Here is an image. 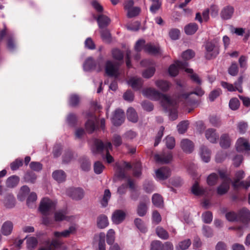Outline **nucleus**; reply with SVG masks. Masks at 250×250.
<instances>
[{
  "label": "nucleus",
  "mask_w": 250,
  "mask_h": 250,
  "mask_svg": "<svg viewBox=\"0 0 250 250\" xmlns=\"http://www.w3.org/2000/svg\"><path fill=\"white\" fill-rule=\"evenodd\" d=\"M218 180V175L216 173H212L208 176L207 182L209 186H214L216 184Z\"/></svg>",
  "instance_id": "obj_46"
},
{
  "label": "nucleus",
  "mask_w": 250,
  "mask_h": 250,
  "mask_svg": "<svg viewBox=\"0 0 250 250\" xmlns=\"http://www.w3.org/2000/svg\"><path fill=\"white\" fill-rule=\"evenodd\" d=\"M155 84L161 90L163 91H166L169 88V83L165 81L158 80L155 82Z\"/></svg>",
  "instance_id": "obj_43"
},
{
  "label": "nucleus",
  "mask_w": 250,
  "mask_h": 250,
  "mask_svg": "<svg viewBox=\"0 0 250 250\" xmlns=\"http://www.w3.org/2000/svg\"><path fill=\"white\" fill-rule=\"evenodd\" d=\"M118 62L114 63L111 61H107L105 66V73L109 77L117 78L119 75Z\"/></svg>",
  "instance_id": "obj_5"
},
{
  "label": "nucleus",
  "mask_w": 250,
  "mask_h": 250,
  "mask_svg": "<svg viewBox=\"0 0 250 250\" xmlns=\"http://www.w3.org/2000/svg\"><path fill=\"white\" fill-rule=\"evenodd\" d=\"M237 222L244 225H248L250 222V211L246 208H243L237 211Z\"/></svg>",
  "instance_id": "obj_7"
},
{
  "label": "nucleus",
  "mask_w": 250,
  "mask_h": 250,
  "mask_svg": "<svg viewBox=\"0 0 250 250\" xmlns=\"http://www.w3.org/2000/svg\"><path fill=\"white\" fill-rule=\"evenodd\" d=\"M190 245L191 241L190 239L185 240L179 242L178 246L176 247V249L177 250H185L188 249Z\"/></svg>",
  "instance_id": "obj_47"
},
{
  "label": "nucleus",
  "mask_w": 250,
  "mask_h": 250,
  "mask_svg": "<svg viewBox=\"0 0 250 250\" xmlns=\"http://www.w3.org/2000/svg\"><path fill=\"white\" fill-rule=\"evenodd\" d=\"M226 218L229 222H237V212L229 211L226 214Z\"/></svg>",
  "instance_id": "obj_56"
},
{
  "label": "nucleus",
  "mask_w": 250,
  "mask_h": 250,
  "mask_svg": "<svg viewBox=\"0 0 250 250\" xmlns=\"http://www.w3.org/2000/svg\"><path fill=\"white\" fill-rule=\"evenodd\" d=\"M143 80L141 78L132 77L128 81V83L134 90L140 89L143 85Z\"/></svg>",
  "instance_id": "obj_19"
},
{
  "label": "nucleus",
  "mask_w": 250,
  "mask_h": 250,
  "mask_svg": "<svg viewBox=\"0 0 250 250\" xmlns=\"http://www.w3.org/2000/svg\"><path fill=\"white\" fill-rule=\"evenodd\" d=\"M234 13V8L231 6H227L222 10L220 16L223 20H229L230 19Z\"/></svg>",
  "instance_id": "obj_17"
},
{
  "label": "nucleus",
  "mask_w": 250,
  "mask_h": 250,
  "mask_svg": "<svg viewBox=\"0 0 250 250\" xmlns=\"http://www.w3.org/2000/svg\"><path fill=\"white\" fill-rule=\"evenodd\" d=\"M188 123L187 121H184L180 123L177 125L178 130L179 133L183 134L187 130Z\"/></svg>",
  "instance_id": "obj_54"
},
{
  "label": "nucleus",
  "mask_w": 250,
  "mask_h": 250,
  "mask_svg": "<svg viewBox=\"0 0 250 250\" xmlns=\"http://www.w3.org/2000/svg\"><path fill=\"white\" fill-rule=\"evenodd\" d=\"M231 140L228 134L224 133L221 135L219 144L223 148H228L231 145Z\"/></svg>",
  "instance_id": "obj_21"
},
{
  "label": "nucleus",
  "mask_w": 250,
  "mask_h": 250,
  "mask_svg": "<svg viewBox=\"0 0 250 250\" xmlns=\"http://www.w3.org/2000/svg\"><path fill=\"white\" fill-rule=\"evenodd\" d=\"M126 114L128 120L130 122L136 123L138 121L137 113L132 107H130L127 109Z\"/></svg>",
  "instance_id": "obj_30"
},
{
  "label": "nucleus",
  "mask_w": 250,
  "mask_h": 250,
  "mask_svg": "<svg viewBox=\"0 0 250 250\" xmlns=\"http://www.w3.org/2000/svg\"><path fill=\"white\" fill-rule=\"evenodd\" d=\"M134 223L136 226L142 232H145L146 228L144 222L140 218H136L134 220Z\"/></svg>",
  "instance_id": "obj_60"
},
{
  "label": "nucleus",
  "mask_w": 250,
  "mask_h": 250,
  "mask_svg": "<svg viewBox=\"0 0 250 250\" xmlns=\"http://www.w3.org/2000/svg\"><path fill=\"white\" fill-rule=\"evenodd\" d=\"M27 248L29 250H34L38 244V240L36 237H30L26 240Z\"/></svg>",
  "instance_id": "obj_39"
},
{
  "label": "nucleus",
  "mask_w": 250,
  "mask_h": 250,
  "mask_svg": "<svg viewBox=\"0 0 250 250\" xmlns=\"http://www.w3.org/2000/svg\"><path fill=\"white\" fill-rule=\"evenodd\" d=\"M231 182V179H227L225 181H223L222 184L217 188V193L219 195H223L226 193L229 188V184Z\"/></svg>",
  "instance_id": "obj_20"
},
{
  "label": "nucleus",
  "mask_w": 250,
  "mask_h": 250,
  "mask_svg": "<svg viewBox=\"0 0 250 250\" xmlns=\"http://www.w3.org/2000/svg\"><path fill=\"white\" fill-rule=\"evenodd\" d=\"M111 197V193L108 189H105L104 191L103 197L101 201V204L103 207H105L108 205L109 200Z\"/></svg>",
  "instance_id": "obj_44"
},
{
  "label": "nucleus",
  "mask_w": 250,
  "mask_h": 250,
  "mask_svg": "<svg viewBox=\"0 0 250 250\" xmlns=\"http://www.w3.org/2000/svg\"><path fill=\"white\" fill-rule=\"evenodd\" d=\"M80 103V97L78 95L73 94L71 95L69 98V105L73 107H76Z\"/></svg>",
  "instance_id": "obj_53"
},
{
  "label": "nucleus",
  "mask_w": 250,
  "mask_h": 250,
  "mask_svg": "<svg viewBox=\"0 0 250 250\" xmlns=\"http://www.w3.org/2000/svg\"><path fill=\"white\" fill-rule=\"evenodd\" d=\"M19 182V178L17 176H12L8 178L6 182V186L9 188H13L17 186Z\"/></svg>",
  "instance_id": "obj_42"
},
{
  "label": "nucleus",
  "mask_w": 250,
  "mask_h": 250,
  "mask_svg": "<svg viewBox=\"0 0 250 250\" xmlns=\"http://www.w3.org/2000/svg\"><path fill=\"white\" fill-rule=\"evenodd\" d=\"M115 241V231L113 229H109L106 235V242L108 244L112 245Z\"/></svg>",
  "instance_id": "obj_55"
},
{
  "label": "nucleus",
  "mask_w": 250,
  "mask_h": 250,
  "mask_svg": "<svg viewBox=\"0 0 250 250\" xmlns=\"http://www.w3.org/2000/svg\"><path fill=\"white\" fill-rule=\"evenodd\" d=\"M205 136L207 140L212 144L216 143L219 139V134L216 130L212 128L207 129L205 132Z\"/></svg>",
  "instance_id": "obj_13"
},
{
  "label": "nucleus",
  "mask_w": 250,
  "mask_h": 250,
  "mask_svg": "<svg viewBox=\"0 0 250 250\" xmlns=\"http://www.w3.org/2000/svg\"><path fill=\"white\" fill-rule=\"evenodd\" d=\"M52 177L58 183H62L66 179V174L62 170H56L52 173Z\"/></svg>",
  "instance_id": "obj_25"
},
{
  "label": "nucleus",
  "mask_w": 250,
  "mask_h": 250,
  "mask_svg": "<svg viewBox=\"0 0 250 250\" xmlns=\"http://www.w3.org/2000/svg\"><path fill=\"white\" fill-rule=\"evenodd\" d=\"M13 228V223L10 221H6L2 225L1 228V233L4 235H9L11 233Z\"/></svg>",
  "instance_id": "obj_26"
},
{
  "label": "nucleus",
  "mask_w": 250,
  "mask_h": 250,
  "mask_svg": "<svg viewBox=\"0 0 250 250\" xmlns=\"http://www.w3.org/2000/svg\"><path fill=\"white\" fill-rule=\"evenodd\" d=\"M188 66V63L186 61H177L174 64H172L169 66V74L171 76L175 77L178 74L179 69H186Z\"/></svg>",
  "instance_id": "obj_8"
},
{
  "label": "nucleus",
  "mask_w": 250,
  "mask_h": 250,
  "mask_svg": "<svg viewBox=\"0 0 250 250\" xmlns=\"http://www.w3.org/2000/svg\"><path fill=\"white\" fill-rule=\"evenodd\" d=\"M198 29V25L195 23H190L185 27V31L187 35L194 34Z\"/></svg>",
  "instance_id": "obj_36"
},
{
  "label": "nucleus",
  "mask_w": 250,
  "mask_h": 250,
  "mask_svg": "<svg viewBox=\"0 0 250 250\" xmlns=\"http://www.w3.org/2000/svg\"><path fill=\"white\" fill-rule=\"evenodd\" d=\"M134 1L129 0L125 1L124 3V8L127 11L126 16L128 18H132L138 16L141 9L139 7H134Z\"/></svg>",
  "instance_id": "obj_4"
},
{
  "label": "nucleus",
  "mask_w": 250,
  "mask_h": 250,
  "mask_svg": "<svg viewBox=\"0 0 250 250\" xmlns=\"http://www.w3.org/2000/svg\"><path fill=\"white\" fill-rule=\"evenodd\" d=\"M75 230V228L73 226L69 227L68 229L65 230L61 232L56 231L54 232L55 236L57 237L68 236L71 233H73Z\"/></svg>",
  "instance_id": "obj_38"
},
{
  "label": "nucleus",
  "mask_w": 250,
  "mask_h": 250,
  "mask_svg": "<svg viewBox=\"0 0 250 250\" xmlns=\"http://www.w3.org/2000/svg\"><path fill=\"white\" fill-rule=\"evenodd\" d=\"M101 38L106 42H109L111 40V36L109 31L107 29H104L100 31Z\"/></svg>",
  "instance_id": "obj_45"
},
{
  "label": "nucleus",
  "mask_w": 250,
  "mask_h": 250,
  "mask_svg": "<svg viewBox=\"0 0 250 250\" xmlns=\"http://www.w3.org/2000/svg\"><path fill=\"white\" fill-rule=\"evenodd\" d=\"M185 71L188 73H190L189 77L193 82L198 85L202 84V80L197 74L193 73V71L192 69L186 68Z\"/></svg>",
  "instance_id": "obj_37"
},
{
  "label": "nucleus",
  "mask_w": 250,
  "mask_h": 250,
  "mask_svg": "<svg viewBox=\"0 0 250 250\" xmlns=\"http://www.w3.org/2000/svg\"><path fill=\"white\" fill-rule=\"evenodd\" d=\"M209 121L212 126L216 127L220 126L222 124L220 118L214 115L209 117Z\"/></svg>",
  "instance_id": "obj_41"
},
{
  "label": "nucleus",
  "mask_w": 250,
  "mask_h": 250,
  "mask_svg": "<svg viewBox=\"0 0 250 250\" xmlns=\"http://www.w3.org/2000/svg\"><path fill=\"white\" fill-rule=\"evenodd\" d=\"M125 216L126 214L124 211L120 209L116 210L112 216V221L115 224H119L124 220Z\"/></svg>",
  "instance_id": "obj_15"
},
{
  "label": "nucleus",
  "mask_w": 250,
  "mask_h": 250,
  "mask_svg": "<svg viewBox=\"0 0 250 250\" xmlns=\"http://www.w3.org/2000/svg\"><path fill=\"white\" fill-rule=\"evenodd\" d=\"M200 154L202 160L205 163H208L210 159V151L205 146H202L200 148Z\"/></svg>",
  "instance_id": "obj_22"
},
{
  "label": "nucleus",
  "mask_w": 250,
  "mask_h": 250,
  "mask_svg": "<svg viewBox=\"0 0 250 250\" xmlns=\"http://www.w3.org/2000/svg\"><path fill=\"white\" fill-rule=\"evenodd\" d=\"M86 131L89 133H93L97 128V121L96 117L88 119L85 123Z\"/></svg>",
  "instance_id": "obj_16"
},
{
  "label": "nucleus",
  "mask_w": 250,
  "mask_h": 250,
  "mask_svg": "<svg viewBox=\"0 0 250 250\" xmlns=\"http://www.w3.org/2000/svg\"><path fill=\"white\" fill-rule=\"evenodd\" d=\"M37 199V196L36 193L31 192L28 196L26 204L28 207L33 208L35 207V202Z\"/></svg>",
  "instance_id": "obj_34"
},
{
  "label": "nucleus",
  "mask_w": 250,
  "mask_h": 250,
  "mask_svg": "<svg viewBox=\"0 0 250 250\" xmlns=\"http://www.w3.org/2000/svg\"><path fill=\"white\" fill-rule=\"evenodd\" d=\"M206 58L210 60L215 58L219 54V48L212 42H207L205 45Z\"/></svg>",
  "instance_id": "obj_6"
},
{
  "label": "nucleus",
  "mask_w": 250,
  "mask_h": 250,
  "mask_svg": "<svg viewBox=\"0 0 250 250\" xmlns=\"http://www.w3.org/2000/svg\"><path fill=\"white\" fill-rule=\"evenodd\" d=\"M155 69L154 67H150L146 70L142 74L143 76L145 78H149L154 74Z\"/></svg>",
  "instance_id": "obj_62"
},
{
  "label": "nucleus",
  "mask_w": 250,
  "mask_h": 250,
  "mask_svg": "<svg viewBox=\"0 0 250 250\" xmlns=\"http://www.w3.org/2000/svg\"><path fill=\"white\" fill-rule=\"evenodd\" d=\"M152 201L156 207H161L163 205V199L160 194H154L152 196Z\"/></svg>",
  "instance_id": "obj_40"
},
{
  "label": "nucleus",
  "mask_w": 250,
  "mask_h": 250,
  "mask_svg": "<svg viewBox=\"0 0 250 250\" xmlns=\"http://www.w3.org/2000/svg\"><path fill=\"white\" fill-rule=\"evenodd\" d=\"M104 167L100 161L96 162L94 164V170L97 174H101L104 169Z\"/></svg>",
  "instance_id": "obj_57"
},
{
  "label": "nucleus",
  "mask_w": 250,
  "mask_h": 250,
  "mask_svg": "<svg viewBox=\"0 0 250 250\" xmlns=\"http://www.w3.org/2000/svg\"><path fill=\"white\" fill-rule=\"evenodd\" d=\"M81 167L83 170L87 171L90 168V163L85 157H83L80 160Z\"/></svg>",
  "instance_id": "obj_50"
},
{
  "label": "nucleus",
  "mask_w": 250,
  "mask_h": 250,
  "mask_svg": "<svg viewBox=\"0 0 250 250\" xmlns=\"http://www.w3.org/2000/svg\"><path fill=\"white\" fill-rule=\"evenodd\" d=\"M154 159L157 163L168 164L171 161L172 155L170 151H164L161 155L155 154Z\"/></svg>",
  "instance_id": "obj_10"
},
{
  "label": "nucleus",
  "mask_w": 250,
  "mask_h": 250,
  "mask_svg": "<svg viewBox=\"0 0 250 250\" xmlns=\"http://www.w3.org/2000/svg\"><path fill=\"white\" fill-rule=\"evenodd\" d=\"M98 25L100 28L107 26L110 22V19L106 16L101 14L97 18Z\"/></svg>",
  "instance_id": "obj_24"
},
{
  "label": "nucleus",
  "mask_w": 250,
  "mask_h": 250,
  "mask_svg": "<svg viewBox=\"0 0 250 250\" xmlns=\"http://www.w3.org/2000/svg\"><path fill=\"white\" fill-rule=\"evenodd\" d=\"M202 233L207 238L211 237L213 235L212 229L210 227L205 225L202 227Z\"/></svg>",
  "instance_id": "obj_48"
},
{
  "label": "nucleus",
  "mask_w": 250,
  "mask_h": 250,
  "mask_svg": "<svg viewBox=\"0 0 250 250\" xmlns=\"http://www.w3.org/2000/svg\"><path fill=\"white\" fill-rule=\"evenodd\" d=\"M96 67V62L92 58H88L83 64V68L85 71L94 70Z\"/></svg>",
  "instance_id": "obj_31"
},
{
  "label": "nucleus",
  "mask_w": 250,
  "mask_h": 250,
  "mask_svg": "<svg viewBox=\"0 0 250 250\" xmlns=\"http://www.w3.org/2000/svg\"><path fill=\"white\" fill-rule=\"evenodd\" d=\"M134 175L139 177L141 175V165L140 162H137L133 165Z\"/></svg>",
  "instance_id": "obj_61"
},
{
  "label": "nucleus",
  "mask_w": 250,
  "mask_h": 250,
  "mask_svg": "<svg viewBox=\"0 0 250 250\" xmlns=\"http://www.w3.org/2000/svg\"><path fill=\"white\" fill-rule=\"evenodd\" d=\"M141 105L143 108L146 111L150 112L153 109V104L149 101H145L141 103Z\"/></svg>",
  "instance_id": "obj_63"
},
{
  "label": "nucleus",
  "mask_w": 250,
  "mask_h": 250,
  "mask_svg": "<svg viewBox=\"0 0 250 250\" xmlns=\"http://www.w3.org/2000/svg\"><path fill=\"white\" fill-rule=\"evenodd\" d=\"M94 144L95 149L92 150L93 153H101L105 149L106 150L105 159L107 162L111 163L113 162L114 159L109 152V150L112 148V144L110 142L104 143L101 140L95 139Z\"/></svg>",
  "instance_id": "obj_2"
},
{
  "label": "nucleus",
  "mask_w": 250,
  "mask_h": 250,
  "mask_svg": "<svg viewBox=\"0 0 250 250\" xmlns=\"http://www.w3.org/2000/svg\"><path fill=\"white\" fill-rule=\"evenodd\" d=\"M54 218L56 221H61L62 220H69V217L65 215V213L62 211H57L54 214Z\"/></svg>",
  "instance_id": "obj_51"
},
{
  "label": "nucleus",
  "mask_w": 250,
  "mask_h": 250,
  "mask_svg": "<svg viewBox=\"0 0 250 250\" xmlns=\"http://www.w3.org/2000/svg\"><path fill=\"white\" fill-rule=\"evenodd\" d=\"M157 235L161 239L167 240L169 238V234L167 231L161 227H158L156 229Z\"/></svg>",
  "instance_id": "obj_35"
},
{
  "label": "nucleus",
  "mask_w": 250,
  "mask_h": 250,
  "mask_svg": "<svg viewBox=\"0 0 250 250\" xmlns=\"http://www.w3.org/2000/svg\"><path fill=\"white\" fill-rule=\"evenodd\" d=\"M155 175L157 179L165 180L171 175V170L167 167H163L155 170Z\"/></svg>",
  "instance_id": "obj_11"
},
{
  "label": "nucleus",
  "mask_w": 250,
  "mask_h": 250,
  "mask_svg": "<svg viewBox=\"0 0 250 250\" xmlns=\"http://www.w3.org/2000/svg\"><path fill=\"white\" fill-rule=\"evenodd\" d=\"M202 218L205 223L210 224L212 221V214L210 211H206L202 214Z\"/></svg>",
  "instance_id": "obj_49"
},
{
  "label": "nucleus",
  "mask_w": 250,
  "mask_h": 250,
  "mask_svg": "<svg viewBox=\"0 0 250 250\" xmlns=\"http://www.w3.org/2000/svg\"><path fill=\"white\" fill-rule=\"evenodd\" d=\"M236 149L238 151H242L243 150L248 152L250 151V144L247 140L240 138L236 142Z\"/></svg>",
  "instance_id": "obj_14"
},
{
  "label": "nucleus",
  "mask_w": 250,
  "mask_h": 250,
  "mask_svg": "<svg viewBox=\"0 0 250 250\" xmlns=\"http://www.w3.org/2000/svg\"><path fill=\"white\" fill-rule=\"evenodd\" d=\"M143 94L146 97L152 100H161L162 105L165 111L168 113L170 119L174 121L177 118V104L175 100L162 94L153 88L144 89Z\"/></svg>",
  "instance_id": "obj_1"
},
{
  "label": "nucleus",
  "mask_w": 250,
  "mask_h": 250,
  "mask_svg": "<svg viewBox=\"0 0 250 250\" xmlns=\"http://www.w3.org/2000/svg\"><path fill=\"white\" fill-rule=\"evenodd\" d=\"M229 73L233 76H236L238 72V67L236 62L232 63L228 70Z\"/></svg>",
  "instance_id": "obj_58"
},
{
  "label": "nucleus",
  "mask_w": 250,
  "mask_h": 250,
  "mask_svg": "<svg viewBox=\"0 0 250 250\" xmlns=\"http://www.w3.org/2000/svg\"><path fill=\"white\" fill-rule=\"evenodd\" d=\"M3 204L6 208H13L15 206L16 199L12 194L7 193L4 196Z\"/></svg>",
  "instance_id": "obj_18"
},
{
  "label": "nucleus",
  "mask_w": 250,
  "mask_h": 250,
  "mask_svg": "<svg viewBox=\"0 0 250 250\" xmlns=\"http://www.w3.org/2000/svg\"><path fill=\"white\" fill-rule=\"evenodd\" d=\"M67 193L69 197L76 201L81 200L84 196L83 189L80 188H70Z\"/></svg>",
  "instance_id": "obj_9"
},
{
  "label": "nucleus",
  "mask_w": 250,
  "mask_h": 250,
  "mask_svg": "<svg viewBox=\"0 0 250 250\" xmlns=\"http://www.w3.org/2000/svg\"><path fill=\"white\" fill-rule=\"evenodd\" d=\"M125 120V114L124 111L120 109L116 110L111 119L112 123L114 125H120Z\"/></svg>",
  "instance_id": "obj_12"
},
{
  "label": "nucleus",
  "mask_w": 250,
  "mask_h": 250,
  "mask_svg": "<svg viewBox=\"0 0 250 250\" xmlns=\"http://www.w3.org/2000/svg\"><path fill=\"white\" fill-rule=\"evenodd\" d=\"M97 224L98 228L104 229L108 225L107 217L104 214H101L97 218Z\"/></svg>",
  "instance_id": "obj_29"
},
{
  "label": "nucleus",
  "mask_w": 250,
  "mask_h": 250,
  "mask_svg": "<svg viewBox=\"0 0 250 250\" xmlns=\"http://www.w3.org/2000/svg\"><path fill=\"white\" fill-rule=\"evenodd\" d=\"M245 176V172L244 171L241 170L237 171L235 174V179L232 183V185L234 188H237L240 185V180L244 178Z\"/></svg>",
  "instance_id": "obj_27"
},
{
  "label": "nucleus",
  "mask_w": 250,
  "mask_h": 250,
  "mask_svg": "<svg viewBox=\"0 0 250 250\" xmlns=\"http://www.w3.org/2000/svg\"><path fill=\"white\" fill-rule=\"evenodd\" d=\"M162 243L158 240L153 241L150 244V250H161Z\"/></svg>",
  "instance_id": "obj_64"
},
{
  "label": "nucleus",
  "mask_w": 250,
  "mask_h": 250,
  "mask_svg": "<svg viewBox=\"0 0 250 250\" xmlns=\"http://www.w3.org/2000/svg\"><path fill=\"white\" fill-rule=\"evenodd\" d=\"M144 50L146 52L153 55L158 54L160 52V48L159 47L156 46L151 44H146L144 47Z\"/></svg>",
  "instance_id": "obj_33"
},
{
  "label": "nucleus",
  "mask_w": 250,
  "mask_h": 250,
  "mask_svg": "<svg viewBox=\"0 0 250 250\" xmlns=\"http://www.w3.org/2000/svg\"><path fill=\"white\" fill-rule=\"evenodd\" d=\"M113 58L117 60L121 61L123 59V53L118 49H114L112 50Z\"/></svg>",
  "instance_id": "obj_59"
},
{
  "label": "nucleus",
  "mask_w": 250,
  "mask_h": 250,
  "mask_svg": "<svg viewBox=\"0 0 250 250\" xmlns=\"http://www.w3.org/2000/svg\"><path fill=\"white\" fill-rule=\"evenodd\" d=\"M181 146L184 151L187 153H191L193 150V144L188 139H184L181 141Z\"/></svg>",
  "instance_id": "obj_23"
},
{
  "label": "nucleus",
  "mask_w": 250,
  "mask_h": 250,
  "mask_svg": "<svg viewBox=\"0 0 250 250\" xmlns=\"http://www.w3.org/2000/svg\"><path fill=\"white\" fill-rule=\"evenodd\" d=\"M191 192L195 195H202L205 193V189L200 187L198 183L196 182L191 188Z\"/></svg>",
  "instance_id": "obj_32"
},
{
  "label": "nucleus",
  "mask_w": 250,
  "mask_h": 250,
  "mask_svg": "<svg viewBox=\"0 0 250 250\" xmlns=\"http://www.w3.org/2000/svg\"><path fill=\"white\" fill-rule=\"evenodd\" d=\"M56 202L48 198H43L40 202L39 210L43 215H48L56 209Z\"/></svg>",
  "instance_id": "obj_3"
},
{
  "label": "nucleus",
  "mask_w": 250,
  "mask_h": 250,
  "mask_svg": "<svg viewBox=\"0 0 250 250\" xmlns=\"http://www.w3.org/2000/svg\"><path fill=\"white\" fill-rule=\"evenodd\" d=\"M99 241L98 244L99 250H106L105 244V234L101 232L99 235Z\"/></svg>",
  "instance_id": "obj_52"
},
{
  "label": "nucleus",
  "mask_w": 250,
  "mask_h": 250,
  "mask_svg": "<svg viewBox=\"0 0 250 250\" xmlns=\"http://www.w3.org/2000/svg\"><path fill=\"white\" fill-rule=\"evenodd\" d=\"M149 202L148 198L145 199V202H140L137 208V214L140 216H144L146 213V203Z\"/></svg>",
  "instance_id": "obj_28"
}]
</instances>
